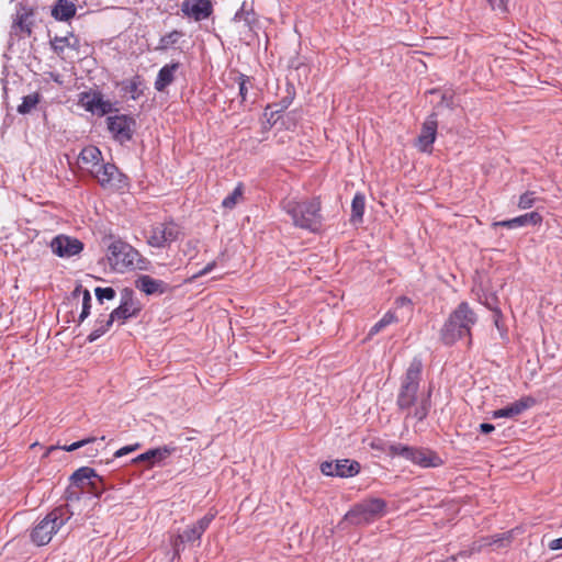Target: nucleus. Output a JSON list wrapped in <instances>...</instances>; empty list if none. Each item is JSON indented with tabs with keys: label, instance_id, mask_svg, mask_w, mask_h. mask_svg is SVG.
I'll return each instance as SVG.
<instances>
[{
	"label": "nucleus",
	"instance_id": "1",
	"mask_svg": "<svg viewBox=\"0 0 562 562\" xmlns=\"http://www.w3.org/2000/svg\"><path fill=\"white\" fill-rule=\"evenodd\" d=\"M281 207L291 217L294 226L311 232L319 229L322 215L317 199L288 196L281 202Z\"/></svg>",
	"mask_w": 562,
	"mask_h": 562
},
{
	"label": "nucleus",
	"instance_id": "2",
	"mask_svg": "<svg viewBox=\"0 0 562 562\" xmlns=\"http://www.w3.org/2000/svg\"><path fill=\"white\" fill-rule=\"evenodd\" d=\"M476 323V315L467 302H462L450 314L441 329V339L446 345H452L463 337H470L471 328Z\"/></svg>",
	"mask_w": 562,
	"mask_h": 562
},
{
	"label": "nucleus",
	"instance_id": "3",
	"mask_svg": "<svg viewBox=\"0 0 562 562\" xmlns=\"http://www.w3.org/2000/svg\"><path fill=\"white\" fill-rule=\"evenodd\" d=\"M72 513L67 506H60L49 512L40 520L31 532L32 541L37 546L47 544L54 535L71 518Z\"/></svg>",
	"mask_w": 562,
	"mask_h": 562
},
{
	"label": "nucleus",
	"instance_id": "4",
	"mask_svg": "<svg viewBox=\"0 0 562 562\" xmlns=\"http://www.w3.org/2000/svg\"><path fill=\"white\" fill-rule=\"evenodd\" d=\"M385 502L380 498L363 501L352 507L344 516V520L351 525H367L382 517L385 514Z\"/></svg>",
	"mask_w": 562,
	"mask_h": 562
},
{
	"label": "nucleus",
	"instance_id": "5",
	"mask_svg": "<svg viewBox=\"0 0 562 562\" xmlns=\"http://www.w3.org/2000/svg\"><path fill=\"white\" fill-rule=\"evenodd\" d=\"M138 252L122 240L111 243L106 250V261L112 271L124 272L134 267Z\"/></svg>",
	"mask_w": 562,
	"mask_h": 562
},
{
	"label": "nucleus",
	"instance_id": "6",
	"mask_svg": "<svg viewBox=\"0 0 562 562\" xmlns=\"http://www.w3.org/2000/svg\"><path fill=\"white\" fill-rule=\"evenodd\" d=\"M181 229L175 222L156 223L145 233L147 244L156 248H165L177 240Z\"/></svg>",
	"mask_w": 562,
	"mask_h": 562
},
{
	"label": "nucleus",
	"instance_id": "7",
	"mask_svg": "<svg viewBox=\"0 0 562 562\" xmlns=\"http://www.w3.org/2000/svg\"><path fill=\"white\" fill-rule=\"evenodd\" d=\"M390 453L401 456L423 468H435L442 463L441 459L430 450L416 449L401 443L390 446Z\"/></svg>",
	"mask_w": 562,
	"mask_h": 562
},
{
	"label": "nucleus",
	"instance_id": "8",
	"mask_svg": "<svg viewBox=\"0 0 562 562\" xmlns=\"http://www.w3.org/2000/svg\"><path fill=\"white\" fill-rule=\"evenodd\" d=\"M91 176L106 190H123L127 187V178L113 164H101Z\"/></svg>",
	"mask_w": 562,
	"mask_h": 562
},
{
	"label": "nucleus",
	"instance_id": "9",
	"mask_svg": "<svg viewBox=\"0 0 562 562\" xmlns=\"http://www.w3.org/2000/svg\"><path fill=\"white\" fill-rule=\"evenodd\" d=\"M139 311L140 304L134 299V292L131 289H124L121 292L120 305L109 315V323L123 324L128 318L136 316Z\"/></svg>",
	"mask_w": 562,
	"mask_h": 562
},
{
	"label": "nucleus",
	"instance_id": "10",
	"mask_svg": "<svg viewBox=\"0 0 562 562\" xmlns=\"http://www.w3.org/2000/svg\"><path fill=\"white\" fill-rule=\"evenodd\" d=\"M213 518V515H205L195 525L187 528L182 533H179L171 542L175 555L180 554L183 550L184 543L200 540Z\"/></svg>",
	"mask_w": 562,
	"mask_h": 562
},
{
	"label": "nucleus",
	"instance_id": "11",
	"mask_svg": "<svg viewBox=\"0 0 562 562\" xmlns=\"http://www.w3.org/2000/svg\"><path fill=\"white\" fill-rule=\"evenodd\" d=\"M79 105L97 115H104L111 111L112 104L104 100L98 91H87L79 95Z\"/></svg>",
	"mask_w": 562,
	"mask_h": 562
},
{
	"label": "nucleus",
	"instance_id": "12",
	"mask_svg": "<svg viewBox=\"0 0 562 562\" xmlns=\"http://www.w3.org/2000/svg\"><path fill=\"white\" fill-rule=\"evenodd\" d=\"M108 128L120 142L130 140L133 134L135 122L126 115H112L108 117Z\"/></svg>",
	"mask_w": 562,
	"mask_h": 562
},
{
	"label": "nucleus",
	"instance_id": "13",
	"mask_svg": "<svg viewBox=\"0 0 562 562\" xmlns=\"http://www.w3.org/2000/svg\"><path fill=\"white\" fill-rule=\"evenodd\" d=\"M50 247L58 257L69 258L81 252L83 244L77 238L59 235L52 240Z\"/></svg>",
	"mask_w": 562,
	"mask_h": 562
},
{
	"label": "nucleus",
	"instance_id": "14",
	"mask_svg": "<svg viewBox=\"0 0 562 562\" xmlns=\"http://www.w3.org/2000/svg\"><path fill=\"white\" fill-rule=\"evenodd\" d=\"M181 11L184 15L201 21L211 15L212 3L210 0H184L181 4Z\"/></svg>",
	"mask_w": 562,
	"mask_h": 562
},
{
	"label": "nucleus",
	"instance_id": "15",
	"mask_svg": "<svg viewBox=\"0 0 562 562\" xmlns=\"http://www.w3.org/2000/svg\"><path fill=\"white\" fill-rule=\"evenodd\" d=\"M102 154L95 146L85 147L78 158V164L81 169L88 171L90 175L101 165Z\"/></svg>",
	"mask_w": 562,
	"mask_h": 562
},
{
	"label": "nucleus",
	"instance_id": "16",
	"mask_svg": "<svg viewBox=\"0 0 562 562\" xmlns=\"http://www.w3.org/2000/svg\"><path fill=\"white\" fill-rule=\"evenodd\" d=\"M437 135V121L434 116L428 117L422 127L417 139V146L422 151H430Z\"/></svg>",
	"mask_w": 562,
	"mask_h": 562
},
{
	"label": "nucleus",
	"instance_id": "17",
	"mask_svg": "<svg viewBox=\"0 0 562 562\" xmlns=\"http://www.w3.org/2000/svg\"><path fill=\"white\" fill-rule=\"evenodd\" d=\"M135 285L146 295H159L168 290V284L165 281L154 279L147 274L139 276L135 281Z\"/></svg>",
	"mask_w": 562,
	"mask_h": 562
},
{
	"label": "nucleus",
	"instance_id": "18",
	"mask_svg": "<svg viewBox=\"0 0 562 562\" xmlns=\"http://www.w3.org/2000/svg\"><path fill=\"white\" fill-rule=\"evenodd\" d=\"M535 404L533 398L522 397L508 406L493 412V418H513L520 415Z\"/></svg>",
	"mask_w": 562,
	"mask_h": 562
},
{
	"label": "nucleus",
	"instance_id": "19",
	"mask_svg": "<svg viewBox=\"0 0 562 562\" xmlns=\"http://www.w3.org/2000/svg\"><path fill=\"white\" fill-rule=\"evenodd\" d=\"M175 447L164 446L155 449H149L146 452L137 456L133 459L134 463L138 462H148L150 467L155 464H160L164 460H166L173 451Z\"/></svg>",
	"mask_w": 562,
	"mask_h": 562
},
{
	"label": "nucleus",
	"instance_id": "20",
	"mask_svg": "<svg viewBox=\"0 0 562 562\" xmlns=\"http://www.w3.org/2000/svg\"><path fill=\"white\" fill-rule=\"evenodd\" d=\"M542 222V216L538 212H530L512 220L495 222L494 226H503L509 229L518 228L527 225H538Z\"/></svg>",
	"mask_w": 562,
	"mask_h": 562
},
{
	"label": "nucleus",
	"instance_id": "21",
	"mask_svg": "<svg viewBox=\"0 0 562 562\" xmlns=\"http://www.w3.org/2000/svg\"><path fill=\"white\" fill-rule=\"evenodd\" d=\"M179 69V63H171L165 65L158 72L155 81V88L158 91H164L173 80L177 70Z\"/></svg>",
	"mask_w": 562,
	"mask_h": 562
},
{
	"label": "nucleus",
	"instance_id": "22",
	"mask_svg": "<svg viewBox=\"0 0 562 562\" xmlns=\"http://www.w3.org/2000/svg\"><path fill=\"white\" fill-rule=\"evenodd\" d=\"M33 12L31 9L24 7L23 4H19L15 16L13 19V27L19 29L22 32L31 33V22L30 19Z\"/></svg>",
	"mask_w": 562,
	"mask_h": 562
},
{
	"label": "nucleus",
	"instance_id": "23",
	"mask_svg": "<svg viewBox=\"0 0 562 562\" xmlns=\"http://www.w3.org/2000/svg\"><path fill=\"white\" fill-rule=\"evenodd\" d=\"M76 13L75 4L69 0H58L52 14L56 20L68 21Z\"/></svg>",
	"mask_w": 562,
	"mask_h": 562
},
{
	"label": "nucleus",
	"instance_id": "24",
	"mask_svg": "<svg viewBox=\"0 0 562 562\" xmlns=\"http://www.w3.org/2000/svg\"><path fill=\"white\" fill-rule=\"evenodd\" d=\"M420 372L422 362L420 360L414 359L406 371L402 385H407L418 390Z\"/></svg>",
	"mask_w": 562,
	"mask_h": 562
},
{
	"label": "nucleus",
	"instance_id": "25",
	"mask_svg": "<svg viewBox=\"0 0 562 562\" xmlns=\"http://www.w3.org/2000/svg\"><path fill=\"white\" fill-rule=\"evenodd\" d=\"M360 465L356 461L347 459L337 460V476L349 477L359 473Z\"/></svg>",
	"mask_w": 562,
	"mask_h": 562
},
{
	"label": "nucleus",
	"instance_id": "26",
	"mask_svg": "<svg viewBox=\"0 0 562 562\" xmlns=\"http://www.w3.org/2000/svg\"><path fill=\"white\" fill-rule=\"evenodd\" d=\"M417 389L402 385L397 404L401 408H408L415 402Z\"/></svg>",
	"mask_w": 562,
	"mask_h": 562
},
{
	"label": "nucleus",
	"instance_id": "27",
	"mask_svg": "<svg viewBox=\"0 0 562 562\" xmlns=\"http://www.w3.org/2000/svg\"><path fill=\"white\" fill-rule=\"evenodd\" d=\"M397 321V317L396 315L394 314V312L392 311H389L387 313H385L383 315V317L376 322L369 330V337H372L376 334H379L381 330H383L385 327H387L389 325L395 323Z\"/></svg>",
	"mask_w": 562,
	"mask_h": 562
},
{
	"label": "nucleus",
	"instance_id": "28",
	"mask_svg": "<svg viewBox=\"0 0 562 562\" xmlns=\"http://www.w3.org/2000/svg\"><path fill=\"white\" fill-rule=\"evenodd\" d=\"M243 194H244V188L241 184H238L234 189V191L223 200V202H222L223 207L228 209V210L234 209L241 201Z\"/></svg>",
	"mask_w": 562,
	"mask_h": 562
},
{
	"label": "nucleus",
	"instance_id": "29",
	"mask_svg": "<svg viewBox=\"0 0 562 562\" xmlns=\"http://www.w3.org/2000/svg\"><path fill=\"white\" fill-rule=\"evenodd\" d=\"M97 476L98 475L92 469L85 467L77 470L71 475V480L77 484H85L86 482H90L93 477Z\"/></svg>",
	"mask_w": 562,
	"mask_h": 562
},
{
	"label": "nucleus",
	"instance_id": "30",
	"mask_svg": "<svg viewBox=\"0 0 562 562\" xmlns=\"http://www.w3.org/2000/svg\"><path fill=\"white\" fill-rule=\"evenodd\" d=\"M352 221H361L364 212V196L362 194H356L351 203Z\"/></svg>",
	"mask_w": 562,
	"mask_h": 562
},
{
	"label": "nucleus",
	"instance_id": "31",
	"mask_svg": "<svg viewBox=\"0 0 562 562\" xmlns=\"http://www.w3.org/2000/svg\"><path fill=\"white\" fill-rule=\"evenodd\" d=\"M113 323H109V318L105 321H98L94 329L89 334L88 340L90 342L99 339L102 335H104Z\"/></svg>",
	"mask_w": 562,
	"mask_h": 562
},
{
	"label": "nucleus",
	"instance_id": "32",
	"mask_svg": "<svg viewBox=\"0 0 562 562\" xmlns=\"http://www.w3.org/2000/svg\"><path fill=\"white\" fill-rule=\"evenodd\" d=\"M38 103V95L36 93L29 94L23 98L22 103L18 106V112L21 114H26L31 112L32 109Z\"/></svg>",
	"mask_w": 562,
	"mask_h": 562
},
{
	"label": "nucleus",
	"instance_id": "33",
	"mask_svg": "<svg viewBox=\"0 0 562 562\" xmlns=\"http://www.w3.org/2000/svg\"><path fill=\"white\" fill-rule=\"evenodd\" d=\"M182 36V33L179 31H172L165 36H162L159 41L158 49H167L173 44H176L179 38Z\"/></svg>",
	"mask_w": 562,
	"mask_h": 562
},
{
	"label": "nucleus",
	"instance_id": "34",
	"mask_svg": "<svg viewBox=\"0 0 562 562\" xmlns=\"http://www.w3.org/2000/svg\"><path fill=\"white\" fill-rule=\"evenodd\" d=\"M91 294L88 290H83L82 294V308L79 315V322H83L90 314L91 308Z\"/></svg>",
	"mask_w": 562,
	"mask_h": 562
},
{
	"label": "nucleus",
	"instance_id": "35",
	"mask_svg": "<svg viewBox=\"0 0 562 562\" xmlns=\"http://www.w3.org/2000/svg\"><path fill=\"white\" fill-rule=\"evenodd\" d=\"M536 202L535 192H526L520 195L518 207L521 210L530 209Z\"/></svg>",
	"mask_w": 562,
	"mask_h": 562
},
{
	"label": "nucleus",
	"instance_id": "36",
	"mask_svg": "<svg viewBox=\"0 0 562 562\" xmlns=\"http://www.w3.org/2000/svg\"><path fill=\"white\" fill-rule=\"evenodd\" d=\"M509 542V536L506 535H496L491 538L484 539L485 546H496L497 548L504 547Z\"/></svg>",
	"mask_w": 562,
	"mask_h": 562
},
{
	"label": "nucleus",
	"instance_id": "37",
	"mask_svg": "<svg viewBox=\"0 0 562 562\" xmlns=\"http://www.w3.org/2000/svg\"><path fill=\"white\" fill-rule=\"evenodd\" d=\"M94 292L100 303L104 300H113L115 297V291L112 288H97Z\"/></svg>",
	"mask_w": 562,
	"mask_h": 562
},
{
	"label": "nucleus",
	"instance_id": "38",
	"mask_svg": "<svg viewBox=\"0 0 562 562\" xmlns=\"http://www.w3.org/2000/svg\"><path fill=\"white\" fill-rule=\"evenodd\" d=\"M198 247H199V240L196 239H191V240H188L184 245V248H183V254L184 256H188L189 259H193L198 252Z\"/></svg>",
	"mask_w": 562,
	"mask_h": 562
},
{
	"label": "nucleus",
	"instance_id": "39",
	"mask_svg": "<svg viewBox=\"0 0 562 562\" xmlns=\"http://www.w3.org/2000/svg\"><path fill=\"white\" fill-rule=\"evenodd\" d=\"M321 471L327 476H337V460L323 462Z\"/></svg>",
	"mask_w": 562,
	"mask_h": 562
},
{
	"label": "nucleus",
	"instance_id": "40",
	"mask_svg": "<svg viewBox=\"0 0 562 562\" xmlns=\"http://www.w3.org/2000/svg\"><path fill=\"white\" fill-rule=\"evenodd\" d=\"M95 440L94 437H90V438H87V439H82V440H79V441H76L69 446H64L61 447L63 450L65 451H68V452H71V451H75L90 442H93Z\"/></svg>",
	"mask_w": 562,
	"mask_h": 562
},
{
	"label": "nucleus",
	"instance_id": "41",
	"mask_svg": "<svg viewBox=\"0 0 562 562\" xmlns=\"http://www.w3.org/2000/svg\"><path fill=\"white\" fill-rule=\"evenodd\" d=\"M140 447L139 443H135V445H131V446H125L119 450L115 451L114 453V458H121V457H124L135 450H137L138 448Z\"/></svg>",
	"mask_w": 562,
	"mask_h": 562
},
{
	"label": "nucleus",
	"instance_id": "42",
	"mask_svg": "<svg viewBox=\"0 0 562 562\" xmlns=\"http://www.w3.org/2000/svg\"><path fill=\"white\" fill-rule=\"evenodd\" d=\"M216 267V261H212L207 263L202 270L193 274V279L201 278L207 273H210Z\"/></svg>",
	"mask_w": 562,
	"mask_h": 562
},
{
	"label": "nucleus",
	"instance_id": "43",
	"mask_svg": "<svg viewBox=\"0 0 562 562\" xmlns=\"http://www.w3.org/2000/svg\"><path fill=\"white\" fill-rule=\"evenodd\" d=\"M428 413V402L427 401H424L422 406L419 408L416 409L415 412V416L422 420L426 417Z\"/></svg>",
	"mask_w": 562,
	"mask_h": 562
},
{
	"label": "nucleus",
	"instance_id": "44",
	"mask_svg": "<svg viewBox=\"0 0 562 562\" xmlns=\"http://www.w3.org/2000/svg\"><path fill=\"white\" fill-rule=\"evenodd\" d=\"M493 10H505L506 0H487Z\"/></svg>",
	"mask_w": 562,
	"mask_h": 562
},
{
	"label": "nucleus",
	"instance_id": "45",
	"mask_svg": "<svg viewBox=\"0 0 562 562\" xmlns=\"http://www.w3.org/2000/svg\"><path fill=\"white\" fill-rule=\"evenodd\" d=\"M550 550H560L562 549V537L558 539H553L548 544Z\"/></svg>",
	"mask_w": 562,
	"mask_h": 562
},
{
	"label": "nucleus",
	"instance_id": "46",
	"mask_svg": "<svg viewBox=\"0 0 562 562\" xmlns=\"http://www.w3.org/2000/svg\"><path fill=\"white\" fill-rule=\"evenodd\" d=\"M246 92H247L246 80H245L244 76H241L240 82H239V93L243 99H245Z\"/></svg>",
	"mask_w": 562,
	"mask_h": 562
},
{
	"label": "nucleus",
	"instance_id": "47",
	"mask_svg": "<svg viewBox=\"0 0 562 562\" xmlns=\"http://www.w3.org/2000/svg\"><path fill=\"white\" fill-rule=\"evenodd\" d=\"M480 430L483 432V434H490L494 430V426L492 424H481L480 425Z\"/></svg>",
	"mask_w": 562,
	"mask_h": 562
},
{
	"label": "nucleus",
	"instance_id": "48",
	"mask_svg": "<svg viewBox=\"0 0 562 562\" xmlns=\"http://www.w3.org/2000/svg\"><path fill=\"white\" fill-rule=\"evenodd\" d=\"M396 304L398 306H403L405 304H409V301L406 299V297H400L397 301H396Z\"/></svg>",
	"mask_w": 562,
	"mask_h": 562
},
{
	"label": "nucleus",
	"instance_id": "49",
	"mask_svg": "<svg viewBox=\"0 0 562 562\" xmlns=\"http://www.w3.org/2000/svg\"><path fill=\"white\" fill-rule=\"evenodd\" d=\"M234 19H235V20H240V19H241V12H237V13L235 14V18H234Z\"/></svg>",
	"mask_w": 562,
	"mask_h": 562
}]
</instances>
